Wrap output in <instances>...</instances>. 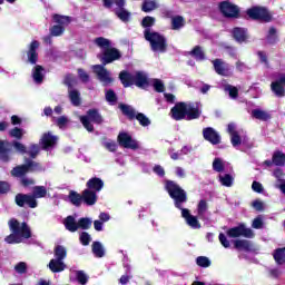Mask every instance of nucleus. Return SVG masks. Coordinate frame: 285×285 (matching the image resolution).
Masks as SVG:
<instances>
[{"mask_svg": "<svg viewBox=\"0 0 285 285\" xmlns=\"http://www.w3.org/2000/svg\"><path fill=\"white\" fill-rule=\"evenodd\" d=\"M87 190H94V193H101L104 190V180L99 177H92L86 183Z\"/></svg>", "mask_w": 285, "mask_h": 285, "instance_id": "20", "label": "nucleus"}, {"mask_svg": "<svg viewBox=\"0 0 285 285\" xmlns=\"http://www.w3.org/2000/svg\"><path fill=\"white\" fill-rule=\"evenodd\" d=\"M273 258L278 266H282L283 264H285V246L276 248L273 252Z\"/></svg>", "mask_w": 285, "mask_h": 285, "instance_id": "28", "label": "nucleus"}, {"mask_svg": "<svg viewBox=\"0 0 285 285\" xmlns=\"http://www.w3.org/2000/svg\"><path fill=\"white\" fill-rule=\"evenodd\" d=\"M154 89L156 92H164V90H166V87L160 79H154Z\"/></svg>", "mask_w": 285, "mask_h": 285, "instance_id": "59", "label": "nucleus"}, {"mask_svg": "<svg viewBox=\"0 0 285 285\" xmlns=\"http://www.w3.org/2000/svg\"><path fill=\"white\" fill-rule=\"evenodd\" d=\"M95 43H96V46H98V48H105V50H107V48H111L110 40H108L104 37L96 38Z\"/></svg>", "mask_w": 285, "mask_h": 285, "instance_id": "50", "label": "nucleus"}, {"mask_svg": "<svg viewBox=\"0 0 285 285\" xmlns=\"http://www.w3.org/2000/svg\"><path fill=\"white\" fill-rule=\"evenodd\" d=\"M203 137L205 141H208L213 146H217V144H222V136H219V132L215 130L213 127H206L203 129Z\"/></svg>", "mask_w": 285, "mask_h": 285, "instance_id": "17", "label": "nucleus"}, {"mask_svg": "<svg viewBox=\"0 0 285 285\" xmlns=\"http://www.w3.org/2000/svg\"><path fill=\"white\" fill-rule=\"evenodd\" d=\"M233 38L238 43H244L248 39V30L242 27H235L232 31Z\"/></svg>", "mask_w": 285, "mask_h": 285, "instance_id": "24", "label": "nucleus"}, {"mask_svg": "<svg viewBox=\"0 0 285 285\" xmlns=\"http://www.w3.org/2000/svg\"><path fill=\"white\" fill-rule=\"evenodd\" d=\"M39 46H41L39 40H32L29 43L28 50L24 51V53L27 55V63H30L31 66H37V61H39V52H37V50H39Z\"/></svg>", "mask_w": 285, "mask_h": 285, "instance_id": "15", "label": "nucleus"}, {"mask_svg": "<svg viewBox=\"0 0 285 285\" xmlns=\"http://www.w3.org/2000/svg\"><path fill=\"white\" fill-rule=\"evenodd\" d=\"M273 176L275 177V179H277V181H284V169L282 168H276L273 171Z\"/></svg>", "mask_w": 285, "mask_h": 285, "instance_id": "64", "label": "nucleus"}, {"mask_svg": "<svg viewBox=\"0 0 285 285\" xmlns=\"http://www.w3.org/2000/svg\"><path fill=\"white\" fill-rule=\"evenodd\" d=\"M97 193L95 190L85 189L82 190V202L86 206H95L97 204Z\"/></svg>", "mask_w": 285, "mask_h": 285, "instance_id": "22", "label": "nucleus"}, {"mask_svg": "<svg viewBox=\"0 0 285 285\" xmlns=\"http://www.w3.org/2000/svg\"><path fill=\"white\" fill-rule=\"evenodd\" d=\"M10 153H12V150L6 147V142L3 140H0V160L8 164V161H10Z\"/></svg>", "mask_w": 285, "mask_h": 285, "instance_id": "29", "label": "nucleus"}, {"mask_svg": "<svg viewBox=\"0 0 285 285\" xmlns=\"http://www.w3.org/2000/svg\"><path fill=\"white\" fill-rule=\"evenodd\" d=\"M274 166H285V154L281 150L274 151L272 156Z\"/></svg>", "mask_w": 285, "mask_h": 285, "instance_id": "39", "label": "nucleus"}, {"mask_svg": "<svg viewBox=\"0 0 285 285\" xmlns=\"http://www.w3.org/2000/svg\"><path fill=\"white\" fill-rule=\"evenodd\" d=\"M76 278L77 282L81 285L88 284V276L86 275V273H83V271L76 272Z\"/></svg>", "mask_w": 285, "mask_h": 285, "instance_id": "54", "label": "nucleus"}, {"mask_svg": "<svg viewBox=\"0 0 285 285\" xmlns=\"http://www.w3.org/2000/svg\"><path fill=\"white\" fill-rule=\"evenodd\" d=\"M190 57L196 59V61H204L206 59V53L204 52V49H202V46H195L191 51H189Z\"/></svg>", "mask_w": 285, "mask_h": 285, "instance_id": "32", "label": "nucleus"}, {"mask_svg": "<svg viewBox=\"0 0 285 285\" xmlns=\"http://www.w3.org/2000/svg\"><path fill=\"white\" fill-rule=\"evenodd\" d=\"M78 77L82 83H88V81H90V75H88V72L81 68L78 69Z\"/></svg>", "mask_w": 285, "mask_h": 285, "instance_id": "56", "label": "nucleus"}, {"mask_svg": "<svg viewBox=\"0 0 285 285\" xmlns=\"http://www.w3.org/2000/svg\"><path fill=\"white\" fill-rule=\"evenodd\" d=\"M197 266H200V268H208L210 266V258L206 256H198L196 258Z\"/></svg>", "mask_w": 285, "mask_h": 285, "instance_id": "49", "label": "nucleus"}, {"mask_svg": "<svg viewBox=\"0 0 285 285\" xmlns=\"http://www.w3.org/2000/svg\"><path fill=\"white\" fill-rule=\"evenodd\" d=\"M158 8L157 0H144L141 4L142 12H153V10H157Z\"/></svg>", "mask_w": 285, "mask_h": 285, "instance_id": "35", "label": "nucleus"}, {"mask_svg": "<svg viewBox=\"0 0 285 285\" xmlns=\"http://www.w3.org/2000/svg\"><path fill=\"white\" fill-rule=\"evenodd\" d=\"M224 161H222V158H215L213 161V170L216 173H224Z\"/></svg>", "mask_w": 285, "mask_h": 285, "instance_id": "52", "label": "nucleus"}, {"mask_svg": "<svg viewBox=\"0 0 285 285\" xmlns=\"http://www.w3.org/2000/svg\"><path fill=\"white\" fill-rule=\"evenodd\" d=\"M234 248H236V250H245V253H250V250H253V242L248 239H236L234 242Z\"/></svg>", "mask_w": 285, "mask_h": 285, "instance_id": "26", "label": "nucleus"}, {"mask_svg": "<svg viewBox=\"0 0 285 285\" xmlns=\"http://www.w3.org/2000/svg\"><path fill=\"white\" fill-rule=\"evenodd\" d=\"M144 37L150 43L153 52H166L168 50V42L161 33L145 29Z\"/></svg>", "mask_w": 285, "mask_h": 285, "instance_id": "6", "label": "nucleus"}, {"mask_svg": "<svg viewBox=\"0 0 285 285\" xmlns=\"http://www.w3.org/2000/svg\"><path fill=\"white\" fill-rule=\"evenodd\" d=\"M226 90L229 92V97L232 99H237V97H239V89H237V87H233V86H227Z\"/></svg>", "mask_w": 285, "mask_h": 285, "instance_id": "60", "label": "nucleus"}, {"mask_svg": "<svg viewBox=\"0 0 285 285\" xmlns=\"http://www.w3.org/2000/svg\"><path fill=\"white\" fill-rule=\"evenodd\" d=\"M252 117H254V119H259V121H268V119H271V114L262 109H254L252 111Z\"/></svg>", "mask_w": 285, "mask_h": 285, "instance_id": "40", "label": "nucleus"}, {"mask_svg": "<svg viewBox=\"0 0 285 285\" xmlns=\"http://www.w3.org/2000/svg\"><path fill=\"white\" fill-rule=\"evenodd\" d=\"M206 210H208V203L206 199H200L197 205V215L200 219L204 217V215H206Z\"/></svg>", "mask_w": 285, "mask_h": 285, "instance_id": "46", "label": "nucleus"}, {"mask_svg": "<svg viewBox=\"0 0 285 285\" xmlns=\"http://www.w3.org/2000/svg\"><path fill=\"white\" fill-rule=\"evenodd\" d=\"M102 65L94 66V72L97 75L99 81L108 86V83H112L114 79L110 77V72L106 67L108 63H114V61H119L121 59V51L115 47L107 48L102 51L101 55L98 56Z\"/></svg>", "mask_w": 285, "mask_h": 285, "instance_id": "2", "label": "nucleus"}, {"mask_svg": "<svg viewBox=\"0 0 285 285\" xmlns=\"http://www.w3.org/2000/svg\"><path fill=\"white\" fill-rule=\"evenodd\" d=\"M218 239H219L222 246H224V248H230V240L226 237V235L224 233H220L218 235Z\"/></svg>", "mask_w": 285, "mask_h": 285, "instance_id": "61", "label": "nucleus"}, {"mask_svg": "<svg viewBox=\"0 0 285 285\" xmlns=\"http://www.w3.org/2000/svg\"><path fill=\"white\" fill-rule=\"evenodd\" d=\"M165 190L168 193L170 199L174 200L175 208L181 210V217L186 220L187 226H190V228L194 229L202 228V223H199L197 216L191 215L190 209L181 206V204L188 202V194H186V190L175 183V180H166Z\"/></svg>", "mask_w": 285, "mask_h": 285, "instance_id": "1", "label": "nucleus"}, {"mask_svg": "<svg viewBox=\"0 0 285 285\" xmlns=\"http://www.w3.org/2000/svg\"><path fill=\"white\" fill-rule=\"evenodd\" d=\"M68 197H69L70 204H72L77 208H79V206H81V202H83V194H79L75 190L69 191Z\"/></svg>", "mask_w": 285, "mask_h": 285, "instance_id": "30", "label": "nucleus"}, {"mask_svg": "<svg viewBox=\"0 0 285 285\" xmlns=\"http://www.w3.org/2000/svg\"><path fill=\"white\" fill-rule=\"evenodd\" d=\"M246 14L252 21H261L262 23H271L273 21V14L266 7L254 6L246 10Z\"/></svg>", "mask_w": 285, "mask_h": 285, "instance_id": "10", "label": "nucleus"}, {"mask_svg": "<svg viewBox=\"0 0 285 285\" xmlns=\"http://www.w3.org/2000/svg\"><path fill=\"white\" fill-rule=\"evenodd\" d=\"M90 234H88V232H82L80 234V244H82V246H88L90 244Z\"/></svg>", "mask_w": 285, "mask_h": 285, "instance_id": "58", "label": "nucleus"}, {"mask_svg": "<svg viewBox=\"0 0 285 285\" xmlns=\"http://www.w3.org/2000/svg\"><path fill=\"white\" fill-rule=\"evenodd\" d=\"M230 141L234 148H237V146H242V136H239V132L233 134L230 136Z\"/></svg>", "mask_w": 285, "mask_h": 285, "instance_id": "57", "label": "nucleus"}, {"mask_svg": "<svg viewBox=\"0 0 285 285\" xmlns=\"http://www.w3.org/2000/svg\"><path fill=\"white\" fill-rule=\"evenodd\" d=\"M52 21L53 23L58 24H55L49 29L50 36L61 37L63 32H66V26H70V21H72V19L69 16H61L59 13H55L52 16Z\"/></svg>", "mask_w": 285, "mask_h": 285, "instance_id": "11", "label": "nucleus"}, {"mask_svg": "<svg viewBox=\"0 0 285 285\" xmlns=\"http://www.w3.org/2000/svg\"><path fill=\"white\" fill-rule=\"evenodd\" d=\"M14 202L19 208H23L24 206H28L29 208H37V206H39L37 199H35V196L30 194L19 193L16 195Z\"/></svg>", "mask_w": 285, "mask_h": 285, "instance_id": "14", "label": "nucleus"}, {"mask_svg": "<svg viewBox=\"0 0 285 285\" xmlns=\"http://www.w3.org/2000/svg\"><path fill=\"white\" fill-rule=\"evenodd\" d=\"M12 146L14 148V150H17V153H20L21 155H26V153H28V149L26 148V145L14 140L12 142Z\"/></svg>", "mask_w": 285, "mask_h": 285, "instance_id": "55", "label": "nucleus"}, {"mask_svg": "<svg viewBox=\"0 0 285 285\" xmlns=\"http://www.w3.org/2000/svg\"><path fill=\"white\" fill-rule=\"evenodd\" d=\"M10 137H13V139L21 140L23 139V130L19 127H14L9 131Z\"/></svg>", "mask_w": 285, "mask_h": 285, "instance_id": "51", "label": "nucleus"}, {"mask_svg": "<svg viewBox=\"0 0 285 285\" xmlns=\"http://www.w3.org/2000/svg\"><path fill=\"white\" fill-rule=\"evenodd\" d=\"M78 228H81V230H89V228H92V219L88 217L79 218Z\"/></svg>", "mask_w": 285, "mask_h": 285, "instance_id": "44", "label": "nucleus"}, {"mask_svg": "<svg viewBox=\"0 0 285 285\" xmlns=\"http://www.w3.org/2000/svg\"><path fill=\"white\" fill-rule=\"evenodd\" d=\"M57 136H53L50 131L45 132L40 139V145L42 146V150H48L50 148H55L57 146Z\"/></svg>", "mask_w": 285, "mask_h": 285, "instance_id": "19", "label": "nucleus"}, {"mask_svg": "<svg viewBox=\"0 0 285 285\" xmlns=\"http://www.w3.org/2000/svg\"><path fill=\"white\" fill-rule=\"evenodd\" d=\"M69 99L72 104V106H81V94L77 89H70L68 91Z\"/></svg>", "mask_w": 285, "mask_h": 285, "instance_id": "33", "label": "nucleus"}, {"mask_svg": "<svg viewBox=\"0 0 285 285\" xmlns=\"http://www.w3.org/2000/svg\"><path fill=\"white\" fill-rule=\"evenodd\" d=\"M48 267L51 271V273H63V271L66 268H68V265H66V263H63V261H59L57 258H52L49 262Z\"/></svg>", "mask_w": 285, "mask_h": 285, "instance_id": "25", "label": "nucleus"}, {"mask_svg": "<svg viewBox=\"0 0 285 285\" xmlns=\"http://www.w3.org/2000/svg\"><path fill=\"white\" fill-rule=\"evenodd\" d=\"M92 253L96 257H104L106 255V252L104 250V245L99 242L92 243Z\"/></svg>", "mask_w": 285, "mask_h": 285, "instance_id": "45", "label": "nucleus"}, {"mask_svg": "<svg viewBox=\"0 0 285 285\" xmlns=\"http://www.w3.org/2000/svg\"><path fill=\"white\" fill-rule=\"evenodd\" d=\"M171 119L175 121H193L202 117V111L199 107L195 106L193 102H176L175 106L170 109Z\"/></svg>", "mask_w": 285, "mask_h": 285, "instance_id": "4", "label": "nucleus"}, {"mask_svg": "<svg viewBox=\"0 0 285 285\" xmlns=\"http://www.w3.org/2000/svg\"><path fill=\"white\" fill-rule=\"evenodd\" d=\"M105 8H112V6H117L118 9L115 10L116 17L122 21V23H128L130 21V17L132 13L126 10V0H102Z\"/></svg>", "mask_w": 285, "mask_h": 285, "instance_id": "9", "label": "nucleus"}, {"mask_svg": "<svg viewBox=\"0 0 285 285\" xmlns=\"http://www.w3.org/2000/svg\"><path fill=\"white\" fill-rule=\"evenodd\" d=\"M266 39H267V43H269V46H275V43H277V41H278L277 29H275V27L269 28Z\"/></svg>", "mask_w": 285, "mask_h": 285, "instance_id": "42", "label": "nucleus"}, {"mask_svg": "<svg viewBox=\"0 0 285 285\" xmlns=\"http://www.w3.org/2000/svg\"><path fill=\"white\" fill-rule=\"evenodd\" d=\"M10 193V183L0 180V195H7Z\"/></svg>", "mask_w": 285, "mask_h": 285, "instance_id": "62", "label": "nucleus"}, {"mask_svg": "<svg viewBox=\"0 0 285 285\" xmlns=\"http://www.w3.org/2000/svg\"><path fill=\"white\" fill-rule=\"evenodd\" d=\"M39 153H41V146L32 144L30 145L29 150L26 153V155H29L30 158L24 159H30L32 161V159H37V157H39Z\"/></svg>", "mask_w": 285, "mask_h": 285, "instance_id": "38", "label": "nucleus"}, {"mask_svg": "<svg viewBox=\"0 0 285 285\" xmlns=\"http://www.w3.org/2000/svg\"><path fill=\"white\" fill-rule=\"evenodd\" d=\"M119 80L124 88H130L131 86H135V75L130 73L129 71H120Z\"/></svg>", "mask_w": 285, "mask_h": 285, "instance_id": "23", "label": "nucleus"}, {"mask_svg": "<svg viewBox=\"0 0 285 285\" xmlns=\"http://www.w3.org/2000/svg\"><path fill=\"white\" fill-rule=\"evenodd\" d=\"M80 122L88 132H95V125L101 126L104 124V116L99 112V109H88L85 116L80 117Z\"/></svg>", "mask_w": 285, "mask_h": 285, "instance_id": "7", "label": "nucleus"}, {"mask_svg": "<svg viewBox=\"0 0 285 285\" xmlns=\"http://www.w3.org/2000/svg\"><path fill=\"white\" fill-rule=\"evenodd\" d=\"M186 26V20L181 16L171 18V30H181Z\"/></svg>", "mask_w": 285, "mask_h": 285, "instance_id": "37", "label": "nucleus"}, {"mask_svg": "<svg viewBox=\"0 0 285 285\" xmlns=\"http://www.w3.org/2000/svg\"><path fill=\"white\" fill-rule=\"evenodd\" d=\"M134 86H137V88H148L150 86L148 76L142 71H137L134 76Z\"/></svg>", "mask_w": 285, "mask_h": 285, "instance_id": "21", "label": "nucleus"}, {"mask_svg": "<svg viewBox=\"0 0 285 285\" xmlns=\"http://www.w3.org/2000/svg\"><path fill=\"white\" fill-rule=\"evenodd\" d=\"M105 99L106 101H108V104H110L111 106H115V104H117L118 101V97L117 94L115 92V90L112 89H108L105 94Z\"/></svg>", "mask_w": 285, "mask_h": 285, "instance_id": "47", "label": "nucleus"}, {"mask_svg": "<svg viewBox=\"0 0 285 285\" xmlns=\"http://www.w3.org/2000/svg\"><path fill=\"white\" fill-rule=\"evenodd\" d=\"M43 165L31 159H24V164L13 167L10 171L11 177L20 179L21 186L28 188L35 186V179L26 177L28 173H42Z\"/></svg>", "mask_w": 285, "mask_h": 285, "instance_id": "3", "label": "nucleus"}, {"mask_svg": "<svg viewBox=\"0 0 285 285\" xmlns=\"http://www.w3.org/2000/svg\"><path fill=\"white\" fill-rule=\"evenodd\" d=\"M226 235L232 238L246 237L247 239H253L255 232L246 227V224L240 223L238 226L227 229Z\"/></svg>", "mask_w": 285, "mask_h": 285, "instance_id": "13", "label": "nucleus"}, {"mask_svg": "<svg viewBox=\"0 0 285 285\" xmlns=\"http://www.w3.org/2000/svg\"><path fill=\"white\" fill-rule=\"evenodd\" d=\"M118 144L122 148H129L130 150H137L139 148L137 140L132 139V136L128 132H120L118 135Z\"/></svg>", "mask_w": 285, "mask_h": 285, "instance_id": "16", "label": "nucleus"}, {"mask_svg": "<svg viewBox=\"0 0 285 285\" xmlns=\"http://www.w3.org/2000/svg\"><path fill=\"white\" fill-rule=\"evenodd\" d=\"M77 83V77H75L72 73H67L65 76L63 85L67 86L68 91L72 90Z\"/></svg>", "mask_w": 285, "mask_h": 285, "instance_id": "41", "label": "nucleus"}, {"mask_svg": "<svg viewBox=\"0 0 285 285\" xmlns=\"http://www.w3.org/2000/svg\"><path fill=\"white\" fill-rule=\"evenodd\" d=\"M257 57L261 63H264L268 68V56L266 55V51H257Z\"/></svg>", "mask_w": 285, "mask_h": 285, "instance_id": "63", "label": "nucleus"}, {"mask_svg": "<svg viewBox=\"0 0 285 285\" xmlns=\"http://www.w3.org/2000/svg\"><path fill=\"white\" fill-rule=\"evenodd\" d=\"M156 22L157 19H155V17L146 16L145 18H142L140 26L142 28H146V30H150V28H153V26H155Z\"/></svg>", "mask_w": 285, "mask_h": 285, "instance_id": "43", "label": "nucleus"}, {"mask_svg": "<svg viewBox=\"0 0 285 285\" xmlns=\"http://www.w3.org/2000/svg\"><path fill=\"white\" fill-rule=\"evenodd\" d=\"M53 254L56 259L61 262H63V259L68 257V250L66 249V247H63V245L56 246L53 249Z\"/></svg>", "mask_w": 285, "mask_h": 285, "instance_id": "36", "label": "nucleus"}, {"mask_svg": "<svg viewBox=\"0 0 285 285\" xmlns=\"http://www.w3.org/2000/svg\"><path fill=\"white\" fill-rule=\"evenodd\" d=\"M43 66L36 65L32 71V78L36 83H43Z\"/></svg>", "mask_w": 285, "mask_h": 285, "instance_id": "31", "label": "nucleus"}, {"mask_svg": "<svg viewBox=\"0 0 285 285\" xmlns=\"http://www.w3.org/2000/svg\"><path fill=\"white\" fill-rule=\"evenodd\" d=\"M16 273H19V275H26L28 273V264L26 262H20L14 266Z\"/></svg>", "mask_w": 285, "mask_h": 285, "instance_id": "53", "label": "nucleus"}, {"mask_svg": "<svg viewBox=\"0 0 285 285\" xmlns=\"http://www.w3.org/2000/svg\"><path fill=\"white\" fill-rule=\"evenodd\" d=\"M219 181L222 186L230 188V186H233L234 178L230 174H225L224 176H219Z\"/></svg>", "mask_w": 285, "mask_h": 285, "instance_id": "48", "label": "nucleus"}, {"mask_svg": "<svg viewBox=\"0 0 285 285\" xmlns=\"http://www.w3.org/2000/svg\"><path fill=\"white\" fill-rule=\"evenodd\" d=\"M63 226L69 233H77V230H79V225L75 219V216H67L63 220Z\"/></svg>", "mask_w": 285, "mask_h": 285, "instance_id": "27", "label": "nucleus"}, {"mask_svg": "<svg viewBox=\"0 0 285 285\" xmlns=\"http://www.w3.org/2000/svg\"><path fill=\"white\" fill-rule=\"evenodd\" d=\"M8 226L11 234L4 238L7 244H21L23 239H30L32 237V229H30V226L26 222L19 223L17 218H11L8 222Z\"/></svg>", "mask_w": 285, "mask_h": 285, "instance_id": "5", "label": "nucleus"}, {"mask_svg": "<svg viewBox=\"0 0 285 285\" xmlns=\"http://www.w3.org/2000/svg\"><path fill=\"white\" fill-rule=\"evenodd\" d=\"M218 10L225 19H240L242 18V9L239 8V6L230 2L229 0L219 2Z\"/></svg>", "mask_w": 285, "mask_h": 285, "instance_id": "12", "label": "nucleus"}, {"mask_svg": "<svg viewBox=\"0 0 285 285\" xmlns=\"http://www.w3.org/2000/svg\"><path fill=\"white\" fill-rule=\"evenodd\" d=\"M118 108L122 112V115L127 117V119H129V121L137 119L138 124H140L144 128L150 126V118H148L142 112H137L135 108H132V106L120 104Z\"/></svg>", "mask_w": 285, "mask_h": 285, "instance_id": "8", "label": "nucleus"}, {"mask_svg": "<svg viewBox=\"0 0 285 285\" xmlns=\"http://www.w3.org/2000/svg\"><path fill=\"white\" fill-rule=\"evenodd\" d=\"M212 63L216 75H219L220 77H228V75H230V65H228V62L217 58L213 60Z\"/></svg>", "mask_w": 285, "mask_h": 285, "instance_id": "18", "label": "nucleus"}, {"mask_svg": "<svg viewBox=\"0 0 285 285\" xmlns=\"http://www.w3.org/2000/svg\"><path fill=\"white\" fill-rule=\"evenodd\" d=\"M46 195H48L46 186H35L31 197H33V199H43Z\"/></svg>", "mask_w": 285, "mask_h": 285, "instance_id": "34", "label": "nucleus"}]
</instances>
